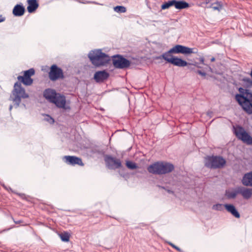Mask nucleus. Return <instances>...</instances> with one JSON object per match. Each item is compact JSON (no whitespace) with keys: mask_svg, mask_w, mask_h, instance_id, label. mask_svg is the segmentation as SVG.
Returning a JSON list of instances; mask_svg holds the SVG:
<instances>
[{"mask_svg":"<svg viewBox=\"0 0 252 252\" xmlns=\"http://www.w3.org/2000/svg\"><path fill=\"white\" fill-rule=\"evenodd\" d=\"M198 50L196 48H190L181 45H176L168 51L162 54L158 59H163L168 63L175 66L184 67L189 63L181 59L173 56L172 54H189L191 53L196 54Z\"/></svg>","mask_w":252,"mask_h":252,"instance_id":"f257e3e1","label":"nucleus"},{"mask_svg":"<svg viewBox=\"0 0 252 252\" xmlns=\"http://www.w3.org/2000/svg\"><path fill=\"white\" fill-rule=\"evenodd\" d=\"M240 94L235 95V99L243 110L248 115L252 114V92L242 88L239 89Z\"/></svg>","mask_w":252,"mask_h":252,"instance_id":"f03ea898","label":"nucleus"},{"mask_svg":"<svg viewBox=\"0 0 252 252\" xmlns=\"http://www.w3.org/2000/svg\"><path fill=\"white\" fill-rule=\"evenodd\" d=\"M174 169V165L170 163L164 161H158L149 166L147 170L149 173L154 174L162 175L170 173Z\"/></svg>","mask_w":252,"mask_h":252,"instance_id":"7ed1b4c3","label":"nucleus"},{"mask_svg":"<svg viewBox=\"0 0 252 252\" xmlns=\"http://www.w3.org/2000/svg\"><path fill=\"white\" fill-rule=\"evenodd\" d=\"M88 57L92 63L95 67L105 65L110 61V58L101 50H95L90 52Z\"/></svg>","mask_w":252,"mask_h":252,"instance_id":"20e7f679","label":"nucleus"},{"mask_svg":"<svg viewBox=\"0 0 252 252\" xmlns=\"http://www.w3.org/2000/svg\"><path fill=\"white\" fill-rule=\"evenodd\" d=\"M29 97V94L26 92L25 89L22 87L21 84L20 82H16L10 96L11 100L17 106H19L22 99L27 98Z\"/></svg>","mask_w":252,"mask_h":252,"instance_id":"39448f33","label":"nucleus"},{"mask_svg":"<svg viewBox=\"0 0 252 252\" xmlns=\"http://www.w3.org/2000/svg\"><path fill=\"white\" fill-rule=\"evenodd\" d=\"M225 164L226 160L220 156H208L205 158V165L211 168H221Z\"/></svg>","mask_w":252,"mask_h":252,"instance_id":"423d86ee","label":"nucleus"},{"mask_svg":"<svg viewBox=\"0 0 252 252\" xmlns=\"http://www.w3.org/2000/svg\"><path fill=\"white\" fill-rule=\"evenodd\" d=\"M236 136L244 143L248 145H252V137L246 131L243 127L237 126L234 127Z\"/></svg>","mask_w":252,"mask_h":252,"instance_id":"0eeeda50","label":"nucleus"},{"mask_svg":"<svg viewBox=\"0 0 252 252\" xmlns=\"http://www.w3.org/2000/svg\"><path fill=\"white\" fill-rule=\"evenodd\" d=\"M35 74V71L33 68H30L29 70L24 72L23 76L20 75L17 77L18 81L21 84L23 83L25 86H31L33 83V79L31 78Z\"/></svg>","mask_w":252,"mask_h":252,"instance_id":"6e6552de","label":"nucleus"},{"mask_svg":"<svg viewBox=\"0 0 252 252\" xmlns=\"http://www.w3.org/2000/svg\"><path fill=\"white\" fill-rule=\"evenodd\" d=\"M49 77L51 81H55L64 78L62 69L56 65L53 64L50 67L49 72Z\"/></svg>","mask_w":252,"mask_h":252,"instance_id":"1a4fd4ad","label":"nucleus"},{"mask_svg":"<svg viewBox=\"0 0 252 252\" xmlns=\"http://www.w3.org/2000/svg\"><path fill=\"white\" fill-rule=\"evenodd\" d=\"M112 61L114 66L117 68H126L130 64L128 60L120 55L114 56Z\"/></svg>","mask_w":252,"mask_h":252,"instance_id":"9d476101","label":"nucleus"},{"mask_svg":"<svg viewBox=\"0 0 252 252\" xmlns=\"http://www.w3.org/2000/svg\"><path fill=\"white\" fill-rule=\"evenodd\" d=\"M105 162L107 166L110 169H118L122 167V162L120 159L110 156L105 157Z\"/></svg>","mask_w":252,"mask_h":252,"instance_id":"9b49d317","label":"nucleus"},{"mask_svg":"<svg viewBox=\"0 0 252 252\" xmlns=\"http://www.w3.org/2000/svg\"><path fill=\"white\" fill-rule=\"evenodd\" d=\"M63 159L66 163L71 165L77 164L82 166L84 165L82 159L76 156H65L63 157Z\"/></svg>","mask_w":252,"mask_h":252,"instance_id":"f8f14e48","label":"nucleus"},{"mask_svg":"<svg viewBox=\"0 0 252 252\" xmlns=\"http://www.w3.org/2000/svg\"><path fill=\"white\" fill-rule=\"evenodd\" d=\"M109 77V73L106 70L96 71L94 79L97 83H101L106 80Z\"/></svg>","mask_w":252,"mask_h":252,"instance_id":"ddd939ff","label":"nucleus"},{"mask_svg":"<svg viewBox=\"0 0 252 252\" xmlns=\"http://www.w3.org/2000/svg\"><path fill=\"white\" fill-rule=\"evenodd\" d=\"M52 103L55 104L57 107L60 108L66 109L65 107L66 99L64 96L58 94Z\"/></svg>","mask_w":252,"mask_h":252,"instance_id":"4468645a","label":"nucleus"},{"mask_svg":"<svg viewBox=\"0 0 252 252\" xmlns=\"http://www.w3.org/2000/svg\"><path fill=\"white\" fill-rule=\"evenodd\" d=\"M58 94L55 90L47 89L44 91L43 96L47 100L52 103Z\"/></svg>","mask_w":252,"mask_h":252,"instance_id":"2eb2a0df","label":"nucleus"},{"mask_svg":"<svg viewBox=\"0 0 252 252\" xmlns=\"http://www.w3.org/2000/svg\"><path fill=\"white\" fill-rule=\"evenodd\" d=\"M238 192L242 195L244 198L248 199L252 196V189L239 187L238 188Z\"/></svg>","mask_w":252,"mask_h":252,"instance_id":"dca6fc26","label":"nucleus"},{"mask_svg":"<svg viewBox=\"0 0 252 252\" xmlns=\"http://www.w3.org/2000/svg\"><path fill=\"white\" fill-rule=\"evenodd\" d=\"M242 183L246 186L252 187V171L244 175L242 179Z\"/></svg>","mask_w":252,"mask_h":252,"instance_id":"f3484780","label":"nucleus"},{"mask_svg":"<svg viewBox=\"0 0 252 252\" xmlns=\"http://www.w3.org/2000/svg\"><path fill=\"white\" fill-rule=\"evenodd\" d=\"M226 210L229 213H230L233 216L236 218H239L240 217V214L236 209L235 207L231 204H226L224 205Z\"/></svg>","mask_w":252,"mask_h":252,"instance_id":"a211bd4d","label":"nucleus"},{"mask_svg":"<svg viewBox=\"0 0 252 252\" xmlns=\"http://www.w3.org/2000/svg\"><path fill=\"white\" fill-rule=\"evenodd\" d=\"M25 11V8L23 6L17 4L13 9V14L16 16H21L24 15Z\"/></svg>","mask_w":252,"mask_h":252,"instance_id":"6ab92c4d","label":"nucleus"},{"mask_svg":"<svg viewBox=\"0 0 252 252\" xmlns=\"http://www.w3.org/2000/svg\"><path fill=\"white\" fill-rule=\"evenodd\" d=\"M27 2L28 3L27 9L30 13L34 12L38 7V3L36 0H28Z\"/></svg>","mask_w":252,"mask_h":252,"instance_id":"aec40b11","label":"nucleus"},{"mask_svg":"<svg viewBox=\"0 0 252 252\" xmlns=\"http://www.w3.org/2000/svg\"><path fill=\"white\" fill-rule=\"evenodd\" d=\"M189 7V4L183 0H175V7L177 9H183L188 8Z\"/></svg>","mask_w":252,"mask_h":252,"instance_id":"412c9836","label":"nucleus"},{"mask_svg":"<svg viewBox=\"0 0 252 252\" xmlns=\"http://www.w3.org/2000/svg\"><path fill=\"white\" fill-rule=\"evenodd\" d=\"M208 7L212 8L214 10H218L220 11L222 9V4L221 2L216 0L215 2L212 1L210 6Z\"/></svg>","mask_w":252,"mask_h":252,"instance_id":"4be33fe9","label":"nucleus"},{"mask_svg":"<svg viewBox=\"0 0 252 252\" xmlns=\"http://www.w3.org/2000/svg\"><path fill=\"white\" fill-rule=\"evenodd\" d=\"M238 194H239L238 188L234 190H227L226 191V195L228 198H234Z\"/></svg>","mask_w":252,"mask_h":252,"instance_id":"5701e85b","label":"nucleus"},{"mask_svg":"<svg viewBox=\"0 0 252 252\" xmlns=\"http://www.w3.org/2000/svg\"><path fill=\"white\" fill-rule=\"evenodd\" d=\"M172 6L175 7V0H171L164 2L161 5V8L162 10H164L168 9Z\"/></svg>","mask_w":252,"mask_h":252,"instance_id":"b1692460","label":"nucleus"},{"mask_svg":"<svg viewBox=\"0 0 252 252\" xmlns=\"http://www.w3.org/2000/svg\"><path fill=\"white\" fill-rule=\"evenodd\" d=\"M60 236L63 241L68 242L69 240L70 235L67 232L62 233L60 234Z\"/></svg>","mask_w":252,"mask_h":252,"instance_id":"393cba45","label":"nucleus"},{"mask_svg":"<svg viewBox=\"0 0 252 252\" xmlns=\"http://www.w3.org/2000/svg\"><path fill=\"white\" fill-rule=\"evenodd\" d=\"M243 82L245 86L248 88H251L252 87V80L249 78H243Z\"/></svg>","mask_w":252,"mask_h":252,"instance_id":"a878e982","label":"nucleus"},{"mask_svg":"<svg viewBox=\"0 0 252 252\" xmlns=\"http://www.w3.org/2000/svg\"><path fill=\"white\" fill-rule=\"evenodd\" d=\"M126 167L130 169H135L137 168V166L136 164L133 162L130 161H127L126 162Z\"/></svg>","mask_w":252,"mask_h":252,"instance_id":"bb28decb","label":"nucleus"},{"mask_svg":"<svg viewBox=\"0 0 252 252\" xmlns=\"http://www.w3.org/2000/svg\"><path fill=\"white\" fill-rule=\"evenodd\" d=\"M114 10L117 12L125 13L126 11V9L123 6H117L114 7Z\"/></svg>","mask_w":252,"mask_h":252,"instance_id":"cd10ccee","label":"nucleus"},{"mask_svg":"<svg viewBox=\"0 0 252 252\" xmlns=\"http://www.w3.org/2000/svg\"><path fill=\"white\" fill-rule=\"evenodd\" d=\"M212 208L214 210H221L222 207L221 204H218L213 205Z\"/></svg>","mask_w":252,"mask_h":252,"instance_id":"c85d7f7f","label":"nucleus"},{"mask_svg":"<svg viewBox=\"0 0 252 252\" xmlns=\"http://www.w3.org/2000/svg\"><path fill=\"white\" fill-rule=\"evenodd\" d=\"M215 0H205L203 2L202 4L207 5L210 3H212V1H214Z\"/></svg>","mask_w":252,"mask_h":252,"instance_id":"c756f323","label":"nucleus"},{"mask_svg":"<svg viewBox=\"0 0 252 252\" xmlns=\"http://www.w3.org/2000/svg\"><path fill=\"white\" fill-rule=\"evenodd\" d=\"M197 73L199 74V75L202 76H205L206 75V73L204 72H202L201 70H197L196 71Z\"/></svg>","mask_w":252,"mask_h":252,"instance_id":"7c9ffc66","label":"nucleus"},{"mask_svg":"<svg viewBox=\"0 0 252 252\" xmlns=\"http://www.w3.org/2000/svg\"><path fill=\"white\" fill-rule=\"evenodd\" d=\"M199 61L200 63L202 64H204V58L203 57H200L199 58Z\"/></svg>","mask_w":252,"mask_h":252,"instance_id":"2f4dec72","label":"nucleus"},{"mask_svg":"<svg viewBox=\"0 0 252 252\" xmlns=\"http://www.w3.org/2000/svg\"><path fill=\"white\" fill-rule=\"evenodd\" d=\"M5 20V18L4 17H2L1 15L0 16V23L4 21Z\"/></svg>","mask_w":252,"mask_h":252,"instance_id":"473e14b6","label":"nucleus"},{"mask_svg":"<svg viewBox=\"0 0 252 252\" xmlns=\"http://www.w3.org/2000/svg\"><path fill=\"white\" fill-rule=\"evenodd\" d=\"M168 243L169 245H170L174 249L176 247V246L174 244H173V243H172L171 242H168Z\"/></svg>","mask_w":252,"mask_h":252,"instance_id":"72a5a7b5","label":"nucleus"},{"mask_svg":"<svg viewBox=\"0 0 252 252\" xmlns=\"http://www.w3.org/2000/svg\"><path fill=\"white\" fill-rule=\"evenodd\" d=\"M174 249H176V250H177L179 252L181 251L180 248H179V247H177L176 246V247Z\"/></svg>","mask_w":252,"mask_h":252,"instance_id":"f704fd0d","label":"nucleus"},{"mask_svg":"<svg viewBox=\"0 0 252 252\" xmlns=\"http://www.w3.org/2000/svg\"><path fill=\"white\" fill-rule=\"evenodd\" d=\"M215 61V58L214 57H212L211 59V61L212 62H213Z\"/></svg>","mask_w":252,"mask_h":252,"instance_id":"c9c22d12","label":"nucleus"},{"mask_svg":"<svg viewBox=\"0 0 252 252\" xmlns=\"http://www.w3.org/2000/svg\"><path fill=\"white\" fill-rule=\"evenodd\" d=\"M15 222L16 223H19L20 222V221H17V222H16V221H15Z\"/></svg>","mask_w":252,"mask_h":252,"instance_id":"e433bc0d","label":"nucleus"},{"mask_svg":"<svg viewBox=\"0 0 252 252\" xmlns=\"http://www.w3.org/2000/svg\"><path fill=\"white\" fill-rule=\"evenodd\" d=\"M12 106H11H11H10V109L11 110V109H12Z\"/></svg>","mask_w":252,"mask_h":252,"instance_id":"4c0bfd02","label":"nucleus"}]
</instances>
